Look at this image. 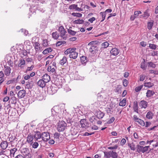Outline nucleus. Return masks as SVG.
<instances>
[{"instance_id": "obj_22", "label": "nucleus", "mask_w": 158, "mask_h": 158, "mask_svg": "<svg viewBox=\"0 0 158 158\" xmlns=\"http://www.w3.org/2000/svg\"><path fill=\"white\" fill-rule=\"evenodd\" d=\"M136 151L138 153H140L141 152H142L143 146L137 144L136 146Z\"/></svg>"}, {"instance_id": "obj_40", "label": "nucleus", "mask_w": 158, "mask_h": 158, "mask_svg": "<svg viewBox=\"0 0 158 158\" xmlns=\"http://www.w3.org/2000/svg\"><path fill=\"white\" fill-rule=\"evenodd\" d=\"M78 129H71L70 130L71 133L72 135H75L77 134V132Z\"/></svg>"}, {"instance_id": "obj_14", "label": "nucleus", "mask_w": 158, "mask_h": 158, "mask_svg": "<svg viewBox=\"0 0 158 158\" xmlns=\"http://www.w3.org/2000/svg\"><path fill=\"white\" fill-rule=\"evenodd\" d=\"M21 152L23 156L29 154V153H30L29 149L27 148H24L22 149Z\"/></svg>"}, {"instance_id": "obj_45", "label": "nucleus", "mask_w": 158, "mask_h": 158, "mask_svg": "<svg viewBox=\"0 0 158 158\" xmlns=\"http://www.w3.org/2000/svg\"><path fill=\"white\" fill-rule=\"evenodd\" d=\"M68 32L70 34L73 35H75L77 32L76 31L70 29L68 30Z\"/></svg>"}, {"instance_id": "obj_50", "label": "nucleus", "mask_w": 158, "mask_h": 158, "mask_svg": "<svg viewBox=\"0 0 158 158\" xmlns=\"http://www.w3.org/2000/svg\"><path fill=\"white\" fill-rule=\"evenodd\" d=\"M66 43V42L64 41H60L56 43V46H59L62 44H64Z\"/></svg>"}, {"instance_id": "obj_29", "label": "nucleus", "mask_w": 158, "mask_h": 158, "mask_svg": "<svg viewBox=\"0 0 158 158\" xmlns=\"http://www.w3.org/2000/svg\"><path fill=\"white\" fill-rule=\"evenodd\" d=\"M104 157L107 158H110L111 157V151L109 152H104Z\"/></svg>"}, {"instance_id": "obj_63", "label": "nucleus", "mask_w": 158, "mask_h": 158, "mask_svg": "<svg viewBox=\"0 0 158 158\" xmlns=\"http://www.w3.org/2000/svg\"><path fill=\"white\" fill-rule=\"evenodd\" d=\"M23 156L24 158H32V157L31 156V154L30 153H29V154H27Z\"/></svg>"}, {"instance_id": "obj_8", "label": "nucleus", "mask_w": 158, "mask_h": 158, "mask_svg": "<svg viewBox=\"0 0 158 158\" xmlns=\"http://www.w3.org/2000/svg\"><path fill=\"white\" fill-rule=\"evenodd\" d=\"M119 52V50L116 48H112L110 51L111 54L114 56H116Z\"/></svg>"}, {"instance_id": "obj_41", "label": "nucleus", "mask_w": 158, "mask_h": 158, "mask_svg": "<svg viewBox=\"0 0 158 158\" xmlns=\"http://www.w3.org/2000/svg\"><path fill=\"white\" fill-rule=\"evenodd\" d=\"M111 157L113 158H117L118 154L116 152H114V151H112Z\"/></svg>"}, {"instance_id": "obj_33", "label": "nucleus", "mask_w": 158, "mask_h": 158, "mask_svg": "<svg viewBox=\"0 0 158 158\" xmlns=\"http://www.w3.org/2000/svg\"><path fill=\"white\" fill-rule=\"evenodd\" d=\"M84 22L83 19H79L75 20L73 21V23L74 24H81L84 23Z\"/></svg>"}, {"instance_id": "obj_56", "label": "nucleus", "mask_w": 158, "mask_h": 158, "mask_svg": "<svg viewBox=\"0 0 158 158\" xmlns=\"http://www.w3.org/2000/svg\"><path fill=\"white\" fill-rule=\"evenodd\" d=\"M146 76L143 75H141L140 76L139 80L140 81H143L145 79Z\"/></svg>"}, {"instance_id": "obj_15", "label": "nucleus", "mask_w": 158, "mask_h": 158, "mask_svg": "<svg viewBox=\"0 0 158 158\" xmlns=\"http://www.w3.org/2000/svg\"><path fill=\"white\" fill-rule=\"evenodd\" d=\"M46 83L42 79L39 80L37 82L38 85L42 88L45 87L46 85Z\"/></svg>"}, {"instance_id": "obj_55", "label": "nucleus", "mask_w": 158, "mask_h": 158, "mask_svg": "<svg viewBox=\"0 0 158 158\" xmlns=\"http://www.w3.org/2000/svg\"><path fill=\"white\" fill-rule=\"evenodd\" d=\"M32 147L34 148H37L39 146V144L38 142H34L32 145Z\"/></svg>"}, {"instance_id": "obj_30", "label": "nucleus", "mask_w": 158, "mask_h": 158, "mask_svg": "<svg viewBox=\"0 0 158 158\" xmlns=\"http://www.w3.org/2000/svg\"><path fill=\"white\" fill-rule=\"evenodd\" d=\"M126 104V99L123 98L122 100L119 103V105L121 106H125Z\"/></svg>"}, {"instance_id": "obj_53", "label": "nucleus", "mask_w": 158, "mask_h": 158, "mask_svg": "<svg viewBox=\"0 0 158 158\" xmlns=\"http://www.w3.org/2000/svg\"><path fill=\"white\" fill-rule=\"evenodd\" d=\"M16 139V137L15 136H13L12 135L11 137H10L9 140L10 141V142H12L14 140H15Z\"/></svg>"}, {"instance_id": "obj_7", "label": "nucleus", "mask_w": 158, "mask_h": 158, "mask_svg": "<svg viewBox=\"0 0 158 158\" xmlns=\"http://www.w3.org/2000/svg\"><path fill=\"white\" fill-rule=\"evenodd\" d=\"M26 94V91L24 89H22L19 91L18 94V97L19 98H23Z\"/></svg>"}, {"instance_id": "obj_57", "label": "nucleus", "mask_w": 158, "mask_h": 158, "mask_svg": "<svg viewBox=\"0 0 158 158\" xmlns=\"http://www.w3.org/2000/svg\"><path fill=\"white\" fill-rule=\"evenodd\" d=\"M151 55L152 56H158L157 51H153L151 53Z\"/></svg>"}, {"instance_id": "obj_13", "label": "nucleus", "mask_w": 158, "mask_h": 158, "mask_svg": "<svg viewBox=\"0 0 158 158\" xmlns=\"http://www.w3.org/2000/svg\"><path fill=\"white\" fill-rule=\"evenodd\" d=\"M8 146V143L7 141H3L0 144L1 148L3 150H5Z\"/></svg>"}, {"instance_id": "obj_19", "label": "nucleus", "mask_w": 158, "mask_h": 158, "mask_svg": "<svg viewBox=\"0 0 158 158\" xmlns=\"http://www.w3.org/2000/svg\"><path fill=\"white\" fill-rule=\"evenodd\" d=\"M104 115V114L101 111L99 110L97 111V117L99 119L102 118Z\"/></svg>"}, {"instance_id": "obj_59", "label": "nucleus", "mask_w": 158, "mask_h": 158, "mask_svg": "<svg viewBox=\"0 0 158 158\" xmlns=\"http://www.w3.org/2000/svg\"><path fill=\"white\" fill-rule=\"evenodd\" d=\"M94 133V132H90V133H89L88 132H85V133L83 135L84 136H89L90 135H91L92 134H93Z\"/></svg>"}, {"instance_id": "obj_54", "label": "nucleus", "mask_w": 158, "mask_h": 158, "mask_svg": "<svg viewBox=\"0 0 158 158\" xmlns=\"http://www.w3.org/2000/svg\"><path fill=\"white\" fill-rule=\"evenodd\" d=\"M128 83V81L127 80L125 79L123 80V84L124 86L125 87H127V86Z\"/></svg>"}, {"instance_id": "obj_61", "label": "nucleus", "mask_w": 158, "mask_h": 158, "mask_svg": "<svg viewBox=\"0 0 158 158\" xmlns=\"http://www.w3.org/2000/svg\"><path fill=\"white\" fill-rule=\"evenodd\" d=\"M133 119L135 122H137L140 119L138 118L136 115H134L133 116Z\"/></svg>"}, {"instance_id": "obj_34", "label": "nucleus", "mask_w": 158, "mask_h": 158, "mask_svg": "<svg viewBox=\"0 0 158 158\" xmlns=\"http://www.w3.org/2000/svg\"><path fill=\"white\" fill-rule=\"evenodd\" d=\"M80 60L82 64H85L87 61L86 57L85 56H82L80 58Z\"/></svg>"}, {"instance_id": "obj_60", "label": "nucleus", "mask_w": 158, "mask_h": 158, "mask_svg": "<svg viewBox=\"0 0 158 158\" xmlns=\"http://www.w3.org/2000/svg\"><path fill=\"white\" fill-rule=\"evenodd\" d=\"M118 148V145H115L113 147H108V149L110 150H113L116 149Z\"/></svg>"}, {"instance_id": "obj_1", "label": "nucleus", "mask_w": 158, "mask_h": 158, "mask_svg": "<svg viewBox=\"0 0 158 158\" xmlns=\"http://www.w3.org/2000/svg\"><path fill=\"white\" fill-rule=\"evenodd\" d=\"M76 48H69L66 49L64 53L66 55L69 54V56L70 58L76 59L77 57L78 53L76 51Z\"/></svg>"}, {"instance_id": "obj_35", "label": "nucleus", "mask_w": 158, "mask_h": 158, "mask_svg": "<svg viewBox=\"0 0 158 158\" xmlns=\"http://www.w3.org/2000/svg\"><path fill=\"white\" fill-rule=\"evenodd\" d=\"M153 22H148L147 23V28H148L150 30H151L153 26Z\"/></svg>"}, {"instance_id": "obj_42", "label": "nucleus", "mask_w": 158, "mask_h": 158, "mask_svg": "<svg viewBox=\"0 0 158 158\" xmlns=\"http://www.w3.org/2000/svg\"><path fill=\"white\" fill-rule=\"evenodd\" d=\"M53 38L55 39H57L59 35L57 32H53L52 34Z\"/></svg>"}, {"instance_id": "obj_37", "label": "nucleus", "mask_w": 158, "mask_h": 158, "mask_svg": "<svg viewBox=\"0 0 158 158\" xmlns=\"http://www.w3.org/2000/svg\"><path fill=\"white\" fill-rule=\"evenodd\" d=\"M149 45L148 47L150 49L155 50L157 46L155 44H149Z\"/></svg>"}, {"instance_id": "obj_47", "label": "nucleus", "mask_w": 158, "mask_h": 158, "mask_svg": "<svg viewBox=\"0 0 158 158\" xmlns=\"http://www.w3.org/2000/svg\"><path fill=\"white\" fill-rule=\"evenodd\" d=\"M72 15L74 16L77 17H81L82 16V14L79 13H73L72 14Z\"/></svg>"}, {"instance_id": "obj_38", "label": "nucleus", "mask_w": 158, "mask_h": 158, "mask_svg": "<svg viewBox=\"0 0 158 158\" xmlns=\"http://www.w3.org/2000/svg\"><path fill=\"white\" fill-rule=\"evenodd\" d=\"M143 17L145 18H148L149 16L148 10H146L144 12L143 15Z\"/></svg>"}, {"instance_id": "obj_62", "label": "nucleus", "mask_w": 158, "mask_h": 158, "mask_svg": "<svg viewBox=\"0 0 158 158\" xmlns=\"http://www.w3.org/2000/svg\"><path fill=\"white\" fill-rule=\"evenodd\" d=\"M95 18L94 17H92L89 19L88 21L90 23H93V21H94L95 20Z\"/></svg>"}, {"instance_id": "obj_20", "label": "nucleus", "mask_w": 158, "mask_h": 158, "mask_svg": "<svg viewBox=\"0 0 158 158\" xmlns=\"http://www.w3.org/2000/svg\"><path fill=\"white\" fill-rule=\"evenodd\" d=\"M155 94V92L152 90H148L146 93V97L149 98Z\"/></svg>"}, {"instance_id": "obj_28", "label": "nucleus", "mask_w": 158, "mask_h": 158, "mask_svg": "<svg viewBox=\"0 0 158 158\" xmlns=\"http://www.w3.org/2000/svg\"><path fill=\"white\" fill-rule=\"evenodd\" d=\"M154 84L153 83L151 82H145L144 84V86L145 87H148V88H151L154 85Z\"/></svg>"}, {"instance_id": "obj_58", "label": "nucleus", "mask_w": 158, "mask_h": 158, "mask_svg": "<svg viewBox=\"0 0 158 158\" xmlns=\"http://www.w3.org/2000/svg\"><path fill=\"white\" fill-rule=\"evenodd\" d=\"M60 135V133H59L57 132H56L54 134V136H55V138L57 139H59Z\"/></svg>"}, {"instance_id": "obj_32", "label": "nucleus", "mask_w": 158, "mask_h": 158, "mask_svg": "<svg viewBox=\"0 0 158 158\" xmlns=\"http://www.w3.org/2000/svg\"><path fill=\"white\" fill-rule=\"evenodd\" d=\"M50 89L51 91V94H55L57 92V88L56 87L53 86H51L50 87Z\"/></svg>"}, {"instance_id": "obj_12", "label": "nucleus", "mask_w": 158, "mask_h": 158, "mask_svg": "<svg viewBox=\"0 0 158 158\" xmlns=\"http://www.w3.org/2000/svg\"><path fill=\"white\" fill-rule=\"evenodd\" d=\"M42 79H43L46 83L49 82L51 80L50 76L47 74H45L42 76Z\"/></svg>"}, {"instance_id": "obj_44", "label": "nucleus", "mask_w": 158, "mask_h": 158, "mask_svg": "<svg viewBox=\"0 0 158 158\" xmlns=\"http://www.w3.org/2000/svg\"><path fill=\"white\" fill-rule=\"evenodd\" d=\"M143 85H140L136 87L135 89V90L136 92L139 91L143 87Z\"/></svg>"}, {"instance_id": "obj_43", "label": "nucleus", "mask_w": 158, "mask_h": 158, "mask_svg": "<svg viewBox=\"0 0 158 158\" xmlns=\"http://www.w3.org/2000/svg\"><path fill=\"white\" fill-rule=\"evenodd\" d=\"M105 13V12H101L100 13V14L102 17V20L101 21V22L103 21L105 19L106 16Z\"/></svg>"}, {"instance_id": "obj_36", "label": "nucleus", "mask_w": 158, "mask_h": 158, "mask_svg": "<svg viewBox=\"0 0 158 158\" xmlns=\"http://www.w3.org/2000/svg\"><path fill=\"white\" fill-rule=\"evenodd\" d=\"M42 45L44 47H47L48 46V41L47 40H44L42 43Z\"/></svg>"}, {"instance_id": "obj_49", "label": "nucleus", "mask_w": 158, "mask_h": 158, "mask_svg": "<svg viewBox=\"0 0 158 158\" xmlns=\"http://www.w3.org/2000/svg\"><path fill=\"white\" fill-rule=\"evenodd\" d=\"M98 42L97 41H91L88 44V45L89 46H93L94 45L97 44H98Z\"/></svg>"}, {"instance_id": "obj_23", "label": "nucleus", "mask_w": 158, "mask_h": 158, "mask_svg": "<svg viewBox=\"0 0 158 158\" xmlns=\"http://www.w3.org/2000/svg\"><path fill=\"white\" fill-rule=\"evenodd\" d=\"M128 146L131 149L132 151H135V150L136 147L133 143H128Z\"/></svg>"}, {"instance_id": "obj_17", "label": "nucleus", "mask_w": 158, "mask_h": 158, "mask_svg": "<svg viewBox=\"0 0 158 158\" xmlns=\"http://www.w3.org/2000/svg\"><path fill=\"white\" fill-rule=\"evenodd\" d=\"M25 64V60L22 59H20L19 61L18 66L20 67L21 68H23Z\"/></svg>"}, {"instance_id": "obj_2", "label": "nucleus", "mask_w": 158, "mask_h": 158, "mask_svg": "<svg viewBox=\"0 0 158 158\" xmlns=\"http://www.w3.org/2000/svg\"><path fill=\"white\" fill-rule=\"evenodd\" d=\"M58 31L60 33V36L63 39L65 40L67 38V32L64 27L63 26L60 27L58 28Z\"/></svg>"}, {"instance_id": "obj_9", "label": "nucleus", "mask_w": 158, "mask_h": 158, "mask_svg": "<svg viewBox=\"0 0 158 158\" xmlns=\"http://www.w3.org/2000/svg\"><path fill=\"white\" fill-rule=\"evenodd\" d=\"M139 106L141 108L146 109L148 106V102L144 100H142L139 103Z\"/></svg>"}, {"instance_id": "obj_46", "label": "nucleus", "mask_w": 158, "mask_h": 158, "mask_svg": "<svg viewBox=\"0 0 158 158\" xmlns=\"http://www.w3.org/2000/svg\"><path fill=\"white\" fill-rule=\"evenodd\" d=\"M89 121L92 123H95V122L96 121V119H95V117L94 116H93L91 117L89 119Z\"/></svg>"}, {"instance_id": "obj_21", "label": "nucleus", "mask_w": 158, "mask_h": 158, "mask_svg": "<svg viewBox=\"0 0 158 158\" xmlns=\"http://www.w3.org/2000/svg\"><path fill=\"white\" fill-rule=\"evenodd\" d=\"M52 51V49L51 48L49 47L44 49L42 53L44 54L45 55L51 52Z\"/></svg>"}, {"instance_id": "obj_48", "label": "nucleus", "mask_w": 158, "mask_h": 158, "mask_svg": "<svg viewBox=\"0 0 158 158\" xmlns=\"http://www.w3.org/2000/svg\"><path fill=\"white\" fill-rule=\"evenodd\" d=\"M16 81V79L15 78H14L11 80H10L6 82V84L7 85H9L10 84H12L15 82Z\"/></svg>"}, {"instance_id": "obj_3", "label": "nucleus", "mask_w": 158, "mask_h": 158, "mask_svg": "<svg viewBox=\"0 0 158 158\" xmlns=\"http://www.w3.org/2000/svg\"><path fill=\"white\" fill-rule=\"evenodd\" d=\"M79 126L83 128H86L88 127L89 124L86 119H83L80 121Z\"/></svg>"}, {"instance_id": "obj_64", "label": "nucleus", "mask_w": 158, "mask_h": 158, "mask_svg": "<svg viewBox=\"0 0 158 158\" xmlns=\"http://www.w3.org/2000/svg\"><path fill=\"white\" fill-rule=\"evenodd\" d=\"M149 65L151 67L155 68L156 67V64H153L152 62L149 63Z\"/></svg>"}, {"instance_id": "obj_24", "label": "nucleus", "mask_w": 158, "mask_h": 158, "mask_svg": "<svg viewBox=\"0 0 158 158\" xmlns=\"http://www.w3.org/2000/svg\"><path fill=\"white\" fill-rule=\"evenodd\" d=\"M150 146H145V147H143V150H142V153H144L146 152H147V153H148L150 152L152 150V149H150L148 152H147V151H148V148H149Z\"/></svg>"}, {"instance_id": "obj_18", "label": "nucleus", "mask_w": 158, "mask_h": 158, "mask_svg": "<svg viewBox=\"0 0 158 158\" xmlns=\"http://www.w3.org/2000/svg\"><path fill=\"white\" fill-rule=\"evenodd\" d=\"M34 46L36 52H38L40 51V46L39 43L37 42H35Z\"/></svg>"}, {"instance_id": "obj_4", "label": "nucleus", "mask_w": 158, "mask_h": 158, "mask_svg": "<svg viewBox=\"0 0 158 158\" xmlns=\"http://www.w3.org/2000/svg\"><path fill=\"white\" fill-rule=\"evenodd\" d=\"M42 139L44 141L47 142L50 139V135L48 132H44L42 133Z\"/></svg>"}, {"instance_id": "obj_16", "label": "nucleus", "mask_w": 158, "mask_h": 158, "mask_svg": "<svg viewBox=\"0 0 158 158\" xmlns=\"http://www.w3.org/2000/svg\"><path fill=\"white\" fill-rule=\"evenodd\" d=\"M133 108L135 112L137 113H139L138 104L136 101L134 102Z\"/></svg>"}, {"instance_id": "obj_27", "label": "nucleus", "mask_w": 158, "mask_h": 158, "mask_svg": "<svg viewBox=\"0 0 158 158\" xmlns=\"http://www.w3.org/2000/svg\"><path fill=\"white\" fill-rule=\"evenodd\" d=\"M47 70L48 72H51L52 73L54 72L55 71L54 66L53 65L49 66L47 68Z\"/></svg>"}, {"instance_id": "obj_39", "label": "nucleus", "mask_w": 158, "mask_h": 158, "mask_svg": "<svg viewBox=\"0 0 158 158\" xmlns=\"http://www.w3.org/2000/svg\"><path fill=\"white\" fill-rule=\"evenodd\" d=\"M109 43L107 42H105L101 44L102 48H106L109 45Z\"/></svg>"}, {"instance_id": "obj_10", "label": "nucleus", "mask_w": 158, "mask_h": 158, "mask_svg": "<svg viewBox=\"0 0 158 158\" xmlns=\"http://www.w3.org/2000/svg\"><path fill=\"white\" fill-rule=\"evenodd\" d=\"M4 72L6 76H8L10 73L11 69L10 67L4 66Z\"/></svg>"}, {"instance_id": "obj_5", "label": "nucleus", "mask_w": 158, "mask_h": 158, "mask_svg": "<svg viewBox=\"0 0 158 158\" xmlns=\"http://www.w3.org/2000/svg\"><path fill=\"white\" fill-rule=\"evenodd\" d=\"M57 128H65L67 126V124L64 121H59L57 124Z\"/></svg>"}, {"instance_id": "obj_26", "label": "nucleus", "mask_w": 158, "mask_h": 158, "mask_svg": "<svg viewBox=\"0 0 158 158\" xmlns=\"http://www.w3.org/2000/svg\"><path fill=\"white\" fill-rule=\"evenodd\" d=\"M153 114L152 112L149 111L147 113L146 115V118L148 119H151L152 118Z\"/></svg>"}, {"instance_id": "obj_11", "label": "nucleus", "mask_w": 158, "mask_h": 158, "mask_svg": "<svg viewBox=\"0 0 158 158\" xmlns=\"http://www.w3.org/2000/svg\"><path fill=\"white\" fill-rule=\"evenodd\" d=\"M34 133H35V134L34 135L33 137L36 140H37L40 138H42V134H41L40 132V131H35Z\"/></svg>"}, {"instance_id": "obj_52", "label": "nucleus", "mask_w": 158, "mask_h": 158, "mask_svg": "<svg viewBox=\"0 0 158 158\" xmlns=\"http://www.w3.org/2000/svg\"><path fill=\"white\" fill-rule=\"evenodd\" d=\"M137 122L138 123L141 125L143 126L145 125V123L144 121L141 119H140L139 121H138Z\"/></svg>"}, {"instance_id": "obj_25", "label": "nucleus", "mask_w": 158, "mask_h": 158, "mask_svg": "<svg viewBox=\"0 0 158 158\" xmlns=\"http://www.w3.org/2000/svg\"><path fill=\"white\" fill-rule=\"evenodd\" d=\"M67 61V58L64 56L63 57L62 59L60 60V63L61 65H63Z\"/></svg>"}, {"instance_id": "obj_51", "label": "nucleus", "mask_w": 158, "mask_h": 158, "mask_svg": "<svg viewBox=\"0 0 158 158\" xmlns=\"http://www.w3.org/2000/svg\"><path fill=\"white\" fill-rule=\"evenodd\" d=\"M77 5L75 4H72L69 6V9L70 10L71 9H75V10L76 8H77Z\"/></svg>"}, {"instance_id": "obj_31", "label": "nucleus", "mask_w": 158, "mask_h": 158, "mask_svg": "<svg viewBox=\"0 0 158 158\" xmlns=\"http://www.w3.org/2000/svg\"><path fill=\"white\" fill-rule=\"evenodd\" d=\"M33 136L29 135L27 137V142L28 143L31 142L33 140Z\"/></svg>"}, {"instance_id": "obj_6", "label": "nucleus", "mask_w": 158, "mask_h": 158, "mask_svg": "<svg viewBox=\"0 0 158 158\" xmlns=\"http://www.w3.org/2000/svg\"><path fill=\"white\" fill-rule=\"evenodd\" d=\"M98 51L97 46L93 45L91 46L89 49V51L92 54H96Z\"/></svg>"}]
</instances>
